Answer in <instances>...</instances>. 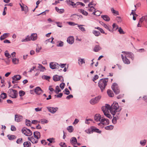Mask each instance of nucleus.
<instances>
[{
	"label": "nucleus",
	"mask_w": 147,
	"mask_h": 147,
	"mask_svg": "<svg viewBox=\"0 0 147 147\" xmlns=\"http://www.w3.org/2000/svg\"><path fill=\"white\" fill-rule=\"evenodd\" d=\"M23 134L27 136H31L32 134V132L29 129L26 127L23 128L22 129Z\"/></svg>",
	"instance_id": "39448f33"
},
{
	"label": "nucleus",
	"mask_w": 147,
	"mask_h": 147,
	"mask_svg": "<svg viewBox=\"0 0 147 147\" xmlns=\"http://www.w3.org/2000/svg\"><path fill=\"white\" fill-rule=\"evenodd\" d=\"M101 116L99 114H96L94 116V119L96 121H99L101 119Z\"/></svg>",
	"instance_id": "4be33fe9"
},
{
	"label": "nucleus",
	"mask_w": 147,
	"mask_h": 147,
	"mask_svg": "<svg viewBox=\"0 0 147 147\" xmlns=\"http://www.w3.org/2000/svg\"><path fill=\"white\" fill-rule=\"evenodd\" d=\"M61 78H62V81H63V79L62 76H59L57 75H56L53 76V80L55 82L57 81L60 80L61 79Z\"/></svg>",
	"instance_id": "4468645a"
},
{
	"label": "nucleus",
	"mask_w": 147,
	"mask_h": 147,
	"mask_svg": "<svg viewBox=\"0 0 147 147\" xmlns=\"http://www.w3.org/2000/svg\"><path fill=\"white\" fill-rule=\"evenodd\" d=\"M123 61L124 63L129 64L130 63V61L127 58L126 56H125V58L123 59Z\"/></svg>",
	"instance_id": "5701e85b"
},
{
	"label": "nucleus",
	"mask_w": 147,
	"mask_h": 147,
	"mask_svg": "<svg viewBox=\"0 0 147 147\" xmlns=\"http://www.w3.org/2000/svg\"><path fill=\"white\" fill-rule=\"evenodd\" d=\"M32 36V40H35L37 39V35L36 34H32L31 35Z\"/></svg>",
	"instance_id": "a19ab883"
},
{
	"label": "nucleus",
	"mask_w": 147,
	"mask_h": 147,
	"mask_svg": "<svg viewBox=\"0 0 147 147\" xmlns=\"http://www.w3.org/2000/svg\"><path fill=\"white\" fill-rule=\"evenodd\" d=\"M100 123L103 125H107L109 124V120L108 119L103 118H102L101 120Z\"/></svg>",
	"instance_id": "2eb2a0df"
},
{
	"label": "nucleus",
	"mask_w": 147,
	"mask_h": 147,
	"mask_svg": "<svg viewBox=\"0 0 147 147\" xmlns=\"http://www.w3.org/2000/svg\"><path fill=\"white\" fill-rule=\"evenodd\" d=\"M65 86V84L64 83H62L60 85V87L62 90L63 89Z\"/></svg>",
	"instance_id": "052dcab7"
},
{
	"label": "nucleus",
	"mask_w": 147,
	"mask_h": 147,
	"mask_svg": "<svg viewBox=\"0 0 147 147\" xmlns=\"http://www.w3.org/2000/svg\"><path fill=\"white\" fill-rule=\"evenodd\" d=\"M38 68L40 69V70L42 71H43L46 69L45 67L42 66L41 64H38Z\"/></svg>",
	"instance_id": "72a5a7b5"
},
{
	"label": "nucleus",
	"mask_w": 147,
	"mask_h": 147,
	"mask_svg": "<svg viewBox=\"0 0 147 147\" xmlns=\"http://www.w3.org/2000/svg\"><path fill=\"white\" fill-rule=\"evenodd\" d=\"M8 93L9 96L13 98H16L18 96L17 91L15 90L9 89Z\"/></svg>",
	"instance_id": "7ed1b4c3"
},
{
	"label": "nucleus",
	"mask_w": 147,
	"mask_h": 147,
	"mask_svg": "<svg viewBox=\"0 0 147 147\" xmlns=\"http://www.w3.org/2000/svg\"><path fill=\"white\" fill-rule=\"evenodd\" d=\"M7 97V95L5 93H2L0 95V97L2 98L3 99H4L5 98H6Z\"/></svg>",
	"instance_id": "58836bf2"
},
{
	"label": "nucleus",
	"mask_w": 147,
	"mask_h": 147,
	"mask_svg": "<svg viewBox=\"0 0 147 147\" xmlns=\"http://www.w3.org/2000/svg\"><path fill=\"white\" fill-rule=\"evenodd\" d=\"M88 7H90V8L88 9V11L90 12H92L94 11H95V9L93 6H91Z\"/></svg>",
	"instance_id": "de8ad7c7"
},
{
	"label": "nucleus",
	"mask_w": 147,
	"mask_h": 147,
	"mask_svg": "<svg viewBox=\"0 0 147 147\" xmlns=\"http://www.w3.org/2000/svg\"><path fill=\"white\" fill-rule=\"evenodd\" d=\"M16 142L18 144H22L23 142L22 139V138L18 139L16 141Z\"/></svg>",
	"instance_id": "a18cd8bd"
},
{
	"label": "nucleus",
	"mask_w": 147,
	"mask_h": 147,
	"mask_svg": "<svg viewBox=\"0 0 147 147\" xmlns=\"http://www.w3.org/2000/svg\"><path fill=\"white\" fill-rule=\"evenodd\" d=\"M56 93L57 94L61 91V90L60 89L58 86H57L55 88V91Z\"/></svg>",
	"instance_id": "ea45409f"
},
{
	"label": "nucleus",
	"mask_w": 147,
	"mask_h": 147,
	"mask_svg": "<svg viewBox=\"0 0 147 147\" xmlns=\"http://www.w3.org/2000/svg\"><path fill=\"white\" fill-rule=\"evenodd\" d=\"M34 138L37 139H39L40 137V133L37 131H35L34 132Z\"/></svg>",
	"instance_id": "a211bd4d"
},
{
	"label": "nucleus",
	"mask_w": 147,
	"mask_h": 147,
	"mask_svg": "<svg viewBox=\"0 0 147 147\" xmlns=\"http://www.w3.org/2000/svg\"><path fill=\"white\" fill-rule=\"evenodd\" d=\"M101 98V96H98L95 98H92L90 101V103L92 105L98 103Z\"/></svg>",
	"instance_id": "423d86ee"
},
{
	"label": "nucleus",
	"mask_w": 147,
	"mask_h": 147,
	"mask_svg": "<svg viewBox=\"0 0 147 147\" xmlns=\"http://www.w3.org/2000/svg\"><path fill=\"white\" fill-rule=\"evenodd\" d=\"M67 129L69 132H73L74 130L73 127L71 126H68L67 128Z\"/></svg>",
	"instance_id": "f704fd0d"
},
{
	"label": "nucleus",
	"mask_w": 147,
	"mask_h": 147,
	"mask_svg": "<svg viewBox=\"0 0 147 147\" xmlns=\"http://www.w3.org/2000/svg\"><path fill=\"white\" fill-rule=\"evenodd\" d=\"M34 92L37 94L40 95L42 93L43 91L42 90L40 87L38 86L36 87L35 88Z\"/></svg>",
	"instance_id": "ddd939ff"
},
{
	"label": "nucleus",
	"mask_w": 147,
	"mask_h": 147,
	"mask_svg": "<svg viewBox=\"0 0 147 147\" xmlns=\"http://www.w3.org/2000/svg\"><path fill=\"white\" fill-rule=\"evenodd\" d=\"M40 121L41 123L42 124H44L45 123H47L48 122V120L45 119H41Z\"/></svg>",
	"instance_id": "3c124183"
},
{
	"label": "nucleus",
	"mask_w": 147,
	"mask_h": 147,
	"mask_svg": "<svg viewBox=\"0 0 147 147\" xmlns=\"http://www.w3.org/2000/svg\"><path fill=\"white\" fill-rule=\"evenodd\" d=\"M122 53H125V56L130 58L132 60L134 59V55L132 53L128 51H123Z\"/></svg>",
	"instance_id": "0eeeda50"
},
{
	"label": "nucleus",
	"mask_w": 147,
	"mask_h": 147,
	"mask_svg": "<svg viewBox=\"0 0 147 147\" xmlns=\"http://www.w3.org/2000/svg\"><path fill=\"white\" fill-rule=\"evenodd\" d=\"M113 128V126L112 125H110L106 126L105 127V128L108 130H111Z\"/></svg>",
	"instance_id": "c9c22d12"
},
{
	"label": "nucleus",
	"mask_w": 147,
	"mask_h": 147,
	"mask_svg": "<svg viewBox=\"0 0 147 147\" xmlns=\"http://www.w3.org/2000/svg\"><path fill=\"white\" fill-rule=\"evenodd\" d=\"M93 34L96 36H98L100 35V33L99 31L94 30L92 31Z\"/></svg>",
	"instance_id": "7c9ffc66"
},
{
	"label": "nucleus",
	"mask_w": 147,
	"mask_h": 147,
	"mask_svg": "<svg viewBox=\"0 0 147 147\" xmlns=\"http://www.w3.org/2000/svg\"><path fill=\"white\" fill-rule=\"evenodd\" d=\"M110 106L109 105L106 104L105 106H103L102 108V109L104 113H107L110 110Z\"/></svg>",
	"instance_id": "9d476101"
},
{
	"label": "nucleus",
	"mask_w": 147,
	"mask_h": 147,
	"mask_svg": "<svg viewBox=\"0 0 147 147\" xmlns=\"http://www.w3.org/2000/svg\"><path fill=\"white\" fill-rule=\"evenodd\" d=\"M115 115H116V116L113 117V118L112 120V122L114 124L116 123L117 119L119 118V117L118 116L119 115L117 114H116Z\"/></svg>",
	"instance_id": "b1692460"
},
{
	"label": "nucleus",
	"mask_w": 147,
	"mask_h": 147,
	"mask_svg": "<svg viewBox=\"0 0 147 147\" xmlns=\"http://www.w3.org/2000/svg\"><path fill=\"white\" fill-rule=\"evenodd\" d=\"M66 2L69 5H71L74 7H76V3H74L73 0H67Z\"/></svg>",
	"instance_id": "412c9836"
},
{
	"label": "nucleus",
	"mask_w": 147,
	"mask_h": 147,
	"mask_svg": "<svg viewBox=\"0 0 147 147\" xmlns=\"http://www.w3.org/2000/svg\"><path fill=\"white\" fill-rule=\"evenodd\" d=\"M23 119V117L19 114H16L15 115V121L18 122L21 121Z\"/></svg>",
	"instance_id": "6e6552de"
},
{
	"label": "nucleus",
	"mask_w": 147,
	"mask_h": 147,
	"mask_svg": "<svg viewBox=\"0 0 147 147\" xmlns=\"http://www.w3.org/2000/svg\"><path fill=\"white\" fill-rule=\"evenodd\" d=\"M12 79L13 80L18 81L20 80L21 78V76L19 75H14L12 78Z\"/></svg>",
	"instance_id": "aec40b11"
},
{
	"label": "nucleus",
	"mask_w": 147,
	"mask_h": 147,
	"mask_svg": "<svg viewBox=\"0 0 147 147\" xmlns=\"http://www.w3.org/2000/svg\"><path fill=\"white\" fill-rule=\"evenodd\" d=\"M24 147H30L31 144L30 142H28V141L24 142L23 143Z\"/></svg>",
	"instance_id": "bb28decb"
},
{
	"label": "nucleus",
	"mask_w": 147,
	"mask_h": 147,
	"mask_svg": "<svg viewBox=\"0 0 147 147\" xmlns=\"http://www.w3.org/2000/svg\"><path fill=\"white\" fill-rule=\"evenodd\" d=\"M91 131L92 132H95L97 133H100L101 131L99 130L98 129L94 126H92L91 127Z\"/></svg>",
	"instance_id": "6ab92c4d"
},
{
	"label": "nucleus",
	"mask_w": 147,
	"mask_h": 147,
	"mask_svg": "<svg viewBox=\"0 0 147 147\" xmlns=\"http://www.w3.org/2000/svg\"><path fill=\"white\" fill-rule=\"evenodd\" d=\"M63 45V42L61 41H60V42H59V44H58L57 45V47H62Z\"/></svg>",
	"instance_id": "680f3d73"
},
{
	"label": "nucleus",
	"mask_w": 147,
	"mask_h": 147,
	"mask_svg": "<svg viewBox=\"0 0 147 147\" xmlns=\"http://www.w3.org/2000/svg\"><path fill=\"white\" fill-rule=\"evenodd\" d=\"M104 114L107 117L110 119H111L112 118L111 115L109 113V111L107 113H104Z\"/></svg>",
	"instance_id": "79ce46f5"
},
{
	"label": "nucleus",
	"mask_w": 147,
	"mask_h": 147,
	"mask_svg": "<svg viewBox=\"0 0 147 147\" xmlns=\"http://www.w3.org/2000/svg\"><path fill=\"white\" fill-rule=\"evenodd\" d=\"M111 88L115 94H117L119 93L120 92V89L117 83H114L113 84Z\"/></svg>",
	"instance_id": "20e7f679"
},
{
	"label": "nucleus",
	"mask_w": 147,
	"mask_h": 147,
	"mask_svg": "<svg viewBox=\"0 0 147 147\" xmlns=\"http://www.w3.org/2000/svg\"><path fill=\"white\" fill-rule=\"evenodd\" d=\"M59 145L61 147H67L65 143L64 142H61L59 143Z\"/></svg>",
	"instance_id": "5fc2aeb1"
},
{
	"label": "nucleus",
	"mask_w": 147,
	"mask_h": 147,
	"mask_svg": "<svg viewBox=\"0 0 147 147\" xmlns=\"http://www.w3.org/2000/svg\"><path fill=\"white\" fill-rule=\"evenodd\" d=\"M112 26L113 29H112V30H111L112 32L114 30H115L118 28V26L115 23L113 24Z\"/></svg>",
	"instance_id": "2f4dec72"
},
{
	"label": "nucleus",
	"mask_w": 147,
	"mask_h": 147,
	"mask_svg": "<svg viewBox=\"0 0 147 147\" xmlns=\"http://www.w3.org/2000/svg\"><path fill=\"white\" fill-rule=\"evenodd\" d=\"M146 142V140H143L140 141V143L141 145L142 146H144Z\"/></svg>",
	"instance_id": "6e6d98bb"
},
{
	"label": "nucleus",
	"mask_w": 147,
	"mask_h": 147,
	"mask_svg": "<svg viewBox=\"0 0 147 147\" xmlns=\"http://www.w3.org/2000/svg\"><path fill=\"white\" fill-rule=\"evenodd\" d=\"M19 93L20 96H23L25 94V92L22 90L20 91Z\"/></svg>",
	"instance_id": "09e8293b"
},
{
	"label": "nucleus",
	"mask_w": 147,
	"mask_h": 147,
	"mask_svg": "<svg viewBox=\"0 0 147 147\" xmlns=\"http://www.w3.org/2000/svg\"><path fill=\"white\" fill-rule=\"evenodd\" d=\"M19 60L16 58H13L12 59V62L15 64H17L18 63Z\"/></svg>",
	"instance_id": "473e14b6"
},
{
	"label": "nucleus",
	"mask_w": 147,
	"mask_h": 147,
	"mask_svg": "<svg viewBox=\"0 0 147 147\" xmlns=\"http://www.w3.org/2000/svg\"><path fill=\"white\" fill-rule=\"evenodd\" d=\"M27 41H30L31 40H32V36H28L26 38V40Z\"/></svg>",
	"instance_id": "864d4df0"
},
{
	"label": "nucleus",
	"mask_w": 147,
	"mask_h": 147,
	"mask_svg": "<svg viewBox=\"0 0 147 147\" xmlns=\"http://www.w3.org/2000/svg\"><path fill=\"white\" fill-rule=\"evenodd\" d=\"M5 56L8 58H9L11 57V55L7 51H6L5 52Z\"/></svg>",
	"instance_id": "37998d69"
},
{
	"label": "nucleus",
	"mask_w": 147,
	"mask_h": 147,
	"mask_svg": "<svg viewBox=\"0 0 147 147\" xmlns=\"http://www.w3.org/2000/svg\"><path fill=\"white\" fill-rule=\"evenodd\" d=\"M101 49V47L98 45H96L94 48L93 50L96 52H97Z\"/></svg>",
	"instance_id": "393cba45"
},
{
	"label": "nucleus",
	"mask_w": 147,
	"mask_h": 147,
	"mask_svg": "<svg viewBox=\"0 0 147 147\" xmlns=\"http://www.w3.org/2000/svg\"><path fill=\"white\" fill-rule=\"evenodd\" d=\"M50 67L52 69H55L59 68V65L57 63L51 62L50 63Z\"/></svg>",
	"instance_id": "1a4fd4ad"
},
{
	"label": "nucleus",
	"mask_w": 147,
	"mask_h": 147,
	"mask_svg": "<svg viewBox=\"0 0 147 147\" xmlns=\"http://www.w3.org/2000/svg\"><path fill=\"white\" fill-rule=\"evenodd\" d=\"M79 11L80 12L85 16H86L88 14V12L84 11V9H81Z\"/></svg>",
	"instance_id": "e433bc0d"
},
{
	"label": "nucleus",
	"mask_w": 147,
	"mask_h": 147,
	"mask_svg": "<svg viewBox=\"0 0 147 147\" xmlns=\"http://www.w3.org/2000/svg\"><path fill=\"white\" fill-rule=\"evenodd\" d=\"M98 75H95L93 78V81H94L95 80H97V79H98Z\"/></svg>",
	"instance_id": "338daca9"
},
{
	"label": "nucleus",
	"mask_w": 147,
	"mask_h": 147,
	"mask_svg": "<svg viewBox=\"0 0 147 147\" xmlns=\"http://www.w3.org/2000/svg\"><path fill=\"white\" fill-rule=\"evenodd\" d=\"M119 107L118 104L116 102H114L110 107V112L113 116L115 115L116 114L119 115L121 109H119Z\"/></svg>",
	"instance_id": "f257e3e1"
},
{
	"label": "nucleus",
	"mask_w": 147,
	"mask_h": 147,
	"mask_svg": "<svg viewBox=\"0 0 147 147\" xmlns=\"http://www.w3.org/2000/svg\"><path fill=\"white\" fill-rule=\"evenodd\" d=\"M42 79H45L47 80H49L51 78V77L49 76L44 75L42 76Z\"/></svg>",
	"instance_id": "c03bdc74"
},
{
	"label": "nucleus",
	"mask_w": 147,
	"mask_h": 147,
	"mask_svg": "<svg viewBox=\"0 0 147 147\" xmlns=\"http://www.w3.org/2000/svg\"><path fill=\"white\" fill-rule=\"evenodd\" d=\"M56 24L57 26L60 28H61L62 27V26L61 25V23H60V22H56Z\"/></svg>",
	"instance_id": "0e129e2a"
},
{
	"label": "nucleus",
	"mask_w": 147,
	"mask_h": 147,
	"mask_svg": "<svg viewBox=\"0 0 147 147\" xmlns=\"http://www.w3.org/2000/svg\"><path fill=\"white\" fill-rule=\"evenodd\" d=\"M11 130L12 131H15L16 130V127L13 125H11Z\"/></svg>",
	"instance_id": "774afa93"
},
{
	"label": "nucleus",
	"mask_w": 147,
	"mask_h": 147,
	"mask_svg": "<svg viewBox=\"0 0 147 147\" xmlns=\"http://www.w3.org/2000/svg\"><path fill=\"white\" fill-rule=\"evenodd\" d=\"M107 92L108 94L110 97H113L114 96V94L111 90H107Z\"/></svg>",
	"instance_id": "c756f323"
},
{
	"label": "nucleus",
	"mask_w": 147,
	"mask_h": 147,
	"mask_svg": "<svg viewBox=\"0 0 147 147\" xmlns=\"http://www.w3.org/2000/svg\"><path fill=\"white\" fill-rule=\"evenodd\" d=\"M111 10L112 13H113V14L116 15H118L119 14L118 11H115V10L113 8H112L111 9Z\"/></svg>",
	"instance_id": "4c0bfd02"
},
{
	"label": "nucleus",
	"mask_w": 147,
	"mask_h": 147,
	"mask_svg": "<svg viewBox=\"0 0 147 147\" xmlns=\"http://www.w3.org/2000/svg\"><path fill=\"white\" fill-rule=\"evenodd\" d=\"M70 142L74 147H77V146H76L77 140L76 138L75 137H72L70 140Z\"/></svg>",
	"instance_id": "9b49d317"
},
{
	"label": "nucleus",
	"mask_w": 147,
	"mask_h": 147,
	"mask_svg": "<svg viewBox=\"0 0 147 147\" xmlns=\"http://www.w3.org/2000/svg\"><path fill=\"white\" fill-rule=\"evenodd\" d=\"M47 109L49 111L52 113H54L58 109L57 107L54 108L51 107H47Z\"/></svg>",
	"instance_id": "f8f14e48"
},
{
	"label": "nucleus",
	"mask_w": 147,
	"mask_h": 147,
	"mask_svg": "<svg viewBox=\"0 0 147 147\" xmlns=\"http://www.w3.org/2000/svg\"><path fill=\"white\" fill-rule=\"evenodd\" d=\"M116 19L118 22H121V18L120 17H117L116 18Z\"/></svg>",
	"instance_id": "69168bd1"
},
{
	"label": "nucleus",
	"mask_w": 147,
	"mask_h": 147,
	"mask_svg": "<svg viewBox=\"0 0 147 147\" xmlns=\"http://www.w3.org/2000/svg\"><path fill=\"white\" fill-rule=\"evenodd\" d=\"M67 41L69 44H72L74 42V38L73 36H69L67 38Z\"/></svg>",
	"instance_id": "f3484780"
},
{
	"label": "nucleus",
	"mask_w": 147,
	"mask_h": 147,
	"mask_svg": "<svg viewBox=\"0 0 147 147\" xmlns=\"http://www.w3.org/2000/svg\"><path fill=\"white\" fill-rule=\"evenodd\" d=\"M7 137L8 139L10 140H13L15 139L16 138V136L13 135H11L10 134L8 135Z\"/></svg>",
	"instance_id": "a878e982"
},
{
	"label": "nucleus",
	"mask_w": 147,
	"mask_h": 147,
	"mask_svg": "<svg viewBox=\"0 0 147 147\" xmlns=\"http://www.w3.org/2000/svg\"><path fill=\"white\" fill-rule=\"evenodd\" d=\"M101 17L105 21H109L110 20L109 17L107 15H102Z\"/></svg>",
	"instance_id": "c85d7f7f"
},
{
	"label": "nucleus",
	"mask_w": 147,
	"mask_h": 147,
	"mask_svg": "<svg viewBox=\"0 0 147 147\" xmlns=\"http://www.w3.org/2000/svg\"><path fill=\"white\" fill-rule=\"evenodd\" d=\"M64 91L65 92L64 93L66 95H69L70 94V92L67 88H65Z\"/></svg>",
	"instance_id": "13d9d810"
},
{
	"label": "nucleus",
	"mask_w": 147,
	"mask_h": 147,
	"mask_svg": "<svg viewBox=\"0 0 147 147\" xmlns=\"http://www.w3.org/2000/svg\"><path fill=\"white\" fill-rule=\"evenodd\" d=\"M26 125L27 126H30L31 125V123H30V121L26 119Z\"/></svg>",
	"instance_id": "49530a36"
},
{
	"label": "nucleus",
	"mask_w": 147,
	"mask_h": 147,
	"mask_svg": "<svg viewBox=\"0 0 147 147\" xmlns=\"http://www.w3.org/2000/svg\"><path fill=\"white\" fill-rule=\"evenodd\" d=\"M118 31L119 32L120 34H125V32L121 27H120L119 28Z\"/></svg>",
	"instance_id": "603ef678"
},
{
	"label": "nucleus",
	"mask_w": 147,
	"mask_h": 147,
	"mask_svg": "<svg viewBox=\"0 0 147 147\" xmlns=\"http://www.w3.org/2000/svg\"><path fill=\"white\" fill-rule=\"evenodd\" d=\"M47 140L48 141H49L50 143H51L52 142H55V139L53 138H50L49 139H47Z\"/></svg>",
	"instance_id": "8fccbe9b"
},
{
	"label": "nucleus",
	"mask_w": 147,
	"mask_h": 147,
	"mask_svg": "<svg viewBox=\"0 0 147 147\" xmlns=\"http://www.w3.org/2000/svg\"><path fill=\"white\" fill-rule=\"evenodd\" d=\"M102 26L108 30H109V31H111V30L110 28V27L108 26L106 24H103V25H102Z\"/></svg>",
	"instance_id": "4d7b16f0"
},
{
	"label": "nucleus",
	"mask_w": 147,
	"mask_h": 147,
	"mask_svg": "<svg viewBox=\"0 0 147 147\" xmlns=\"http://www.w3.org/2000/svg\"><path fill=\"white\" fill-rule=\"evenodd\" d=\"M80 5L83 6H85L84 4L82 2H77L76 3V6L78 5Z\"/></svg>",
	"instance_id": "e2e57ef3"
},
{
	"label": "nucleus",
	"mask_w": 147,
	"mask_h": 147,
	"mask_svg": "<svg viewBox=\"0 0 147 147\" xmlns=\"http://www.w3.org/2000/svg\"><path fill=\"white\" fill-rule=\"evenodd\" d=\"M108 81V78H107L101 79L99 81L98 83V86L102 92L105 90Z\"/></svg>",
	"instance_id": "f03ea898"
},
{
	"label": "nucleus",
	"mask_w": 147,
	"mask_h": 147,
	"mask_svg": "<svg viewBox=\"0 0 147 147\" xmlns=\"http://www.w3.org/2000/svg\"><path fill=\"white\" fill-rule=\"evenodd\" d=\"M84 26L83 25H78V27L79 29L82 32H85L86 30L84 27H83Z\"/></svg>",
	"instance_id": "cd10ccee"
},
{
	"label": "nucleus",
	"mask_w": 147,
	"mask_h": 147,
	"mask_svg": "<svg viewBox=\"0 0 147 147\" xmlns=\"http://www.w3.org/2000/svg\"><path fill=\"white\" fill-rule=\"evenodd\" d=\"M81 63V64H82L83 63H85V60H84V59H80L78 60Z\"/></svg>",
	"instance_id": "bf43d9fd"
},
{
	"label": "nucleus",
	"mask_w": 147,
	"mask_h": 147,
	"mask_svg": "<svg viewBox=\"0 0 147 147\" xmlns=\"http://www.w3.org/2000/svg\"><path fill=\"white\" fill-rule=\"evenodd\" d=\"M28 139L33 144L37 143L38 142V140L33 138V136L31 137H28Z\"/></svg>",
	"instance_id": "dca6fc26"
}]
</instances>
